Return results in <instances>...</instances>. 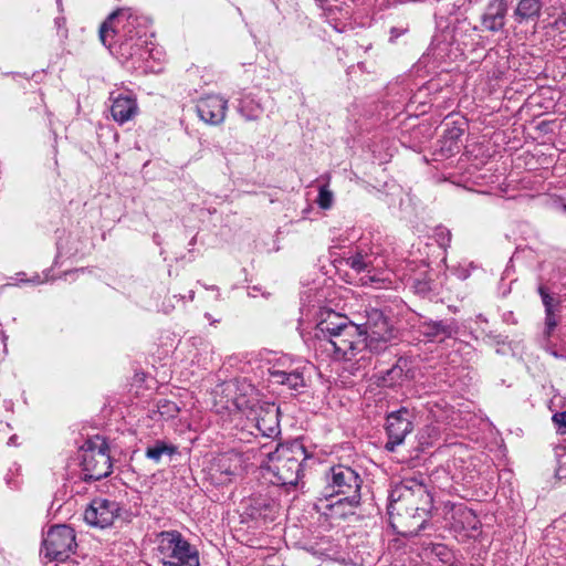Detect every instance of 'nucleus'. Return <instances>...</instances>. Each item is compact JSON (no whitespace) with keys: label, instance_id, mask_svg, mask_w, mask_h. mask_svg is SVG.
Returning a JSON list of instances; mask_svg holds the SVG:
<instances>
[{"label":"nucleus","instance_id":"423d86ee","mask_svg":"<svg viewBox=\"0 0 566 566\" xmlns=\"http://www.w3.org/2000/svg\"><path fill=\"white\" fill-rule=\"evenodd\" d=\"M158 555L167 566H199V553L178 531H165L157 537Z\"/></svg>","mask_w":566,"mask_h":566},{"label":"nucleus","instance_id":"4be33fe9","mask_svg":"<svg viewBox=\"0 0 566 566\" xmlns=\"http://www.w3.org/2000/svg\"><path fill=\"white\" fill-rule=\"evenodd\" d=\"M178 453V447L171 443H167L164 440H156L153 446H149L145 455L147 459L154 461L155 463H159L164 455L172 458Z\"/></svg>","mask_w":566,"mask_h":566},{"label":"nucleus","instance_id":"dca6fc26","mask_svg":"<svg viewBox=\"0 0 566 566\" xmlns=\"http://www.w3.org/2000/svg\"><path fill=\"white\" fill-rule=\"evenodd\" d=\"M507 10L509 0H491L482 15V25L491 32L502 30Z\"/></svg>","mask_w":566,"mask_h":566},{"label":"nucleus","instance_id":"aec40b11","mask_svg":"<svg viewBox=\"0 0 566 566\" xmlns=\"http://www.w3.org/2000/svg\"><path fill=\"white\" fill-rule=\"evenodd\" d=\"M451 520L454 528L476 531L480 527V521L474 512L463 504L452 506Z\"/></svg>","mask_w":566,"mask_h":566},{"label":"nucleus","instance_id":"20e7f679","mask_svg":"<svg viewBox=\"0 0 566 566\" xmlns=\"http://www.w3.org/2000/svg\"><path fill=\"white\" fill-rule=\"evenodd\" d=\"M326 490L332 492L325 493V499L318 500L317 509L329 517H343L349 510L359 504L361 479L356 471L346 465H336L331 468L326 475Z\"/></svg>","mask_w":566,"mask_h":566},{"label":"nucleus","instance_id":"f704fd0d","mask_svg":"<svg viewBox=\"0 0 566 566\" xmlns=\"http://www.w3.org/2000/svg\"><path fill=\"white\" fill-rule=\"evenodd\" d=\"M8 444L9 446H17V436L10 437V439L8 441Z\"/></svg>","mask_w":566,"mask_h":566},{"label":"nucleus","instance_id":"6e6552de","mask_svg":"<svg viewBox=\"0 0 566 566\" xmlns=\"http://www.w3.org/2000/svg\"><path fill=\"white\" fill-rule=\"evenodd\" d=\"M363 337L367 338L370 352H380L386 348V343L391 338L392 332L382 312L371 308L367 312V318L360 324Z\"/></svg>","mask_w":566,"mask_h":566},{"label":"nucleus","instance_id":"ddd939ff","mask_svg":"<svg viewBox=\"0 0 566 566\" xmlns=\"http://www.w3.org/2000/svg\"><path fill=\"white\" fill-rule=\"evenodd\" d=\"M346 264L358 273L366 272V277L371 283L386 281L377 274L384 266V260L369 250L358 249L346 259Z\"/></svg>","mask_w":566,"mask_h":566},{"label":"nucleus","instance_id":"a211bd4d","mask_svg":"<svg viewBox=\"0 0 566 566\" xmlns=\"http://www.w3.org/2000/svg\"><path fill=\"white\" fill-rule=\"evenodd\" d=\"M463 123L447 124V128L439 140V151L444 157L458 154L463 147L462 136L464 133Z\"/></svg>","mask_w":566,"mask_h":566},{"label":"nucleus","instance_id":"c85d7f7f","mask_svg":"<svg viewBox=\"0 0 566 566\" xmlns=\"http://www.w3.org/2000/svg\"><path fill=\"white\" fill-rule=\"evenodd\" d=\"M158 410L160 415L166 416L168 418H174L179 412V407L177 403L168 400H160L158 402Z\"/></svg>","mask_w":566,"mask_h":566},{"label":"nucleus","instance_id":"6ab92c4d","mask_svg":"<svg viewBox=\"0 0 566 566\" xmlns=\"http://www.w3.org/2000/svg\"><path fill=\"white\" fill-rule=\"evenodd\" d=\"M270 379L273 384L285 386L290 390H298L305 387L303 374L295 369L292 371L281 370L275 367L269 369Z\"/></svg>","mask_w":566,"mask_h":566},{"label":"nucleus","instance_id":"a878e982","mask_svg":"<svg viewBox=\"0 0 566 566\" xmlns=\"http://www.w3.org/2000/svg\"><path fill=\"white\" fill-rule=\"evenodd\" d=\"M417 439L418 450L424 451L426 449L432 447L436 441H438L439 431L434 427H424L421 431H419Z\"/></svg>","mask_w":566,"mask_h":566},{"label":"nucleus","instance_id":"4468645a","mask_svg":"<svg viewBox=\"0 0 566 566\" xmlns=\"http://www.w3.org/2000/svg\"><path fill=\"white\" fill-rule=\"evenodd\" d=\"M196 109L201 120L210 125H219L226 118L228 101L219 95H208L198 101Z\"/></svg>","mask_w":566,"mask_h":566},{"label":"nucleus","instance_id":"2eb2a0df","mask_svg":"<svg viewBox=\"0 0 566 566\" xmlns=\"http://www.w3.org/2000/svg\"><path fill=\"white\" fill-rule=\"evenodd\" d=\"M112 102V117L119 125L133 119L138 113V104L135 96L127 92H113L109 97Z\"/></svg>","mask_w":566,"mask_h":566},{"label":"nucleus","instance_id":"f3484780","mask_svg":"<svg viewBox=\"0 0 566 566\" xmlns=\"http://www.w3.org/2000/svg\"><path fill=\"white\" fill-rule=\"evenodd\" d=\"M459 326L454 319L424 321L419 325V332L430 340L442 342L458 333Z\"/></svg>","mask_w":566,"mask_h":566},{"label":"nucleus","instance_id":"473e14b6","mask_svg":"<svg viewBox=\"0 0 566 566\" xmlns=\"http://www.w3.org/2000/svg\"><path fill=\"white\" fill-rule=\"evenodd\" d=\"M553 421L558 426V427H564L566 428V411H562V412H557L553 416Z\"/></svg>","mask_w":566,"mask_h":566},{"label":"nucleus","instance_id":"c9c22d12","mask_svg":"<svg viewBox=\"0 0 566 566\" xmlns=\"http://www.w3.org/2000/svg\"><path fill=\"white\" fill-rule=\"evenodd\" d=\"M1 335H2V342H3V345H4V352H7L8 336L3 332H1Z\"/></svg>","mask_w":566,"mask_h":566},{"label":"nucleus","instance_id":"cd10ccee","mask_svg":"<svg viewBox=\"0 0 566 566\" xmlns=\"http://www.w3.org/2000/svg\"><path fill=\"white\" fill-rule=\"evenodd\" d=\"M493 186L490 187L489 190H483V193L495 195L500 197L514 198L515 195L510 193V188L512 182H506V179H495L493 180Z\"/></svg>","mask_w":566,"mask_h":566},{"label":"nucleus","instance_id":"f03ea898","mask_svg":"<svg viewBox=\"0 0 566 566\" xmlns=\"http://www.w3.org/2000/svg\"><path fill=\"white\" fill-rule=\"evenodd\" d=\"M315 350L326 353L337 360H352L365 348L367 338L363 337L361 326L346 316L328 312L316 326Z\"/></svg>","mask_w":566,"mask_h":566},{"label":"nucleus","instance_id":"f8f14e48","mask_svg":"<svg viewBox=\"0 0 566 566\" xmlns=\"http://www.w3.org/2000/svg\"><path fill=\"white\" fill-rule=\"evenodd\" d=\"M120 506L116 501L96 497L84 512V520L87 524L101 528L113 525L120 516Z\"/></svg>","mask_w":566,"mask_h":566},{"label":"nucleus","instance_id":"1a4fd4ad","mask_svg":"<svg viewBox=\"0 0 566 566\" xmlns=\"http://www.w3.org/2000/svg\"><path fill=\"white\" fill-rule=\"evenodd\" d=\"M244 471V460L241 453L229 451L213 458L209 467V476L216 484H227Z\"/></svg>","mask_w":566,"mask_h":566},{"label":"nucleus","instance_id":"0eeeda50","mask_svg":"<svg viewBox=\"0 0 566 566\" xmlns=\"http://www.w3.org/2000/svg\"><path fill=\"white\" fill-rule=\"evenodd\" d=\"M75 547V534L67 525H55L43 539V553L50 560H65Z\"/></svg>","mask_w":566,"mask_h":566},{"label":"nucleus","instance_id":"2f4dec72","mask_svg":"<svg viewBox=\"0 0 566 566\" xmlns=\"http://www.w3.org/2000/svg\"><path fill=\"white\" fill-rule=\"evenodd\" d=\"M437 241L440 247L447 248L451 241V232L446 228H438L436 232Z\"/></svg>","mask_w":566,"mask_h":566},{"label":"nucleus","instance_id":"5701e85b","mask_svg":"<svg viewBox=\"0 0 566 566\" xmlns=\"http://www.w3.org/2000/svg\"><path fill=\"white\" fill-rule=\"evenodd\" d=\"M256 427L264 437L277 436L280 433L277 410L275 412H266L264 417L258 420Z\"/></svg>","mask_w":566,"mask_h":566},{"label":"nucleus","instance_id":"9d476101","mask_svg":"<svg viewBox=\"0 0 566 566\" xmlns=\"http://www.w3.org/2000/svg\"><path fill=\"white\" fill-rule=\"evenodd\" d=\"M415 416L406 407L388 413L386 418V433L388 441L385 444L386 450L395 451L405 438L413 430Z\"/></svg>","mask_w":566,"mask_h":566},{"label":"nucleus","instance_id":"bb28decb","mask_svg":"<svg viewBox=\"0 0 566 566\" xmlns=\"http://www.w3.org/2000/svg\"><path fill=\"white\" fill-rule=\"evenodd\" d=\"M317 190L318 195L315 199V202L318 205L321 209H331L334 203V192L329 189V185H319Z\"/></svg>","mask_w":566,"mask_h":566},{"label":"nucleus","instance_id":"412c9836","mask_svg":"<svg viewBox=\"0 0 566 566\" xmlns=\"http://www.w3.org/2000/svg\"><path fill=\"white\" fill-rule=\"evenodd\" d=\"M542 10L541 0H520L514 11L515 20L518 23L536 20Z\"/></svg>","mask_w":566,"mask_h":566},{"label":"nucleus","instance_id":"e433bc0d","mask_svg":"<svg viewBox=\"0 0 566 566\" xmlns=\"http://www.w3.org/2000/svg\"><path fill=\"white\" fill-rule=\"evenodd\" d=\"M205 316H206L207 319H209V321L211 319V315L210 314L206 313Z\"/></svg>","mask_w":566,"mask_h":566},{"label":"nucleus","instance_id":"7ed1b4c3","mask_svg":"<svg viewBox=\"0 0 566 566\" xmlns=\"http://www.w3.org/2000/svg\"><path fill=\"white\" fill-rule=\"evenodd\" d=\"M260 458L261 468L272 484L296 486L303 472L302 463L308 455L303 443L293 440L276 444L274 450L263 446Z\"/></svg>","mask_w":566,"mask_h":566},{"label":"nucleus","instance_id":"b1692460","mask_svg":"<svg viewBox=\"0 0 566 566\" xmlns=\"http://www.w3.org/2000/svg\"><path fill=\"white\" fill-rule=\"evenodd\" d=\"M407 360L399 359L391 368L387 369L382 376L381 381L384 386L394 387L399 384L405 377V368Z\"/></svg>","mask_w":566,"mask_h":566},{"label":"nucleus","instance_id":"9b49d317","mask_svg":"<svg viewBox=\"0 0 566 566\" xmlns=\"http://www.w3.org/2000/svg\"><path fill=\"white\" fill-rule=\"evenodd\" d=\"M103 441L99 446H90L84 450L82 465L85 480H101L112 472V461Z\"/></svg>","mask_w":566,"mask_h":566},{"label":"nucleus","instance_id":"7c9ffc66","mask_svg":"<svg viewBox=\"0 0 566 566\" xmlns=\"http://www.w3.org/2000/svg\"><path fill=\"white\" fill-rule=\"evenodd\" d=\"M558 321L555 314V311L545 312V333L546 335H551L555 327L557 326Z\"/></svg>","mask_w":566,"mask_h":566},{"label":"nucleus","instance_id":"72a5a7b5","mask_svg":"<svg viewBox=\"0 0 566 566\" xmlns=\"http://www.w3.org/2000/svg\"><path fill=\"white\" fill-rule=\"evenodd\" d=\"M54 23H55V27H56V29H57V32L60 33V32L62 31V34H61V35H62V36H65V35H66V30H65V28H64V27H65V19H64V18L59 17V18H56V19L54 20Z\"/></svg>","mask_w":566,"mask_h":566},{"label":"nucleus","instance_id":"393cba45","mask_svg":"<svg viewBox=\"0 0 566 566\" xmlns=\"http://www.w3.org/2000/svg\"><path fill=\"white\" fill-rule=\"evenodd\" d=\"M238 111L247 120H256L262 113V107L253 98L244 97L240 101Z\"/></svg>","mask_w":566,"mask_h":566},{"label":"nucleus","instance_id":"c756f323","mask_svg":"<svg viewBox=\"0 0 566 566\" xmlns=\"http://www.w3.org/2000/svg\"><path fill=\"white\" fill-rule=\"evenodd\" d=\"M538 294L541 295L545 312L555 311V307L558 305V303H555L554 297L548 293L545 286L541 285L538 287Z\"/></svg>","mask_w":566,"mask_h":566},{"label":"nucleus","instance_id":"39448f33","mask_svg":"<svg viewBox=\"0 0 566 566\" xmlns=\"http://www.w3.org/2000/svg\"><path fill=\"white\" fill-rule=\"evenodd\" d=\"M138 25V17L132 9H119L113 12L107 20L102 23L99 28V40L105 46L111 48L116 36L125 38L119 44L122 55L133 57L139 54L145 43L137 30Z\"/></svg>","mask_w":566,"mask_h":566},{"label":"nucleus","instance_id":"f257e3e1","mask_svg":"<svg viewBox=\"0 0 566 566\" xmlns=\"http://www.w3.org/2000/svg\"><path fill=\"white\" fill-rule=\"evenodd\" d=\"M432 509V495L419 479H403L390 491L388 515L392 527L399 533L420 532Z\"/></svg>","mask_w":566,"mask_h":566}]
</instances>
